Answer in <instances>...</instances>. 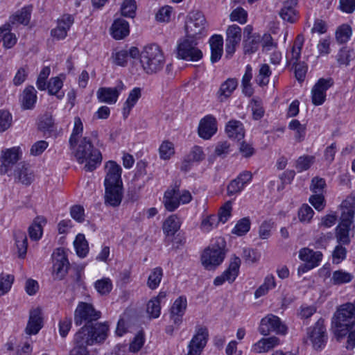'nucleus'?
<instances>
[{"label": "nucleus", "mask_w": 355, "mask_h": 355, "mask_svg": "<svg viewBox=\"0 0 355 355\" xmlns=\"http://www.w3.org/2000/svg\"><path fill=\"white\" fill-rule=\"evenodd\" d=\"M73 150L74 156L79 164L85 163L84 168L87 171H93L101 164L102 161L101 153L98 149L94 148L88 137H83Z\"/></svg>", "instance_id": "1"}, {"label": "nucleus", "mask_w": 355, "mask_h": 355, "mask_svg": "<svg viewBox=\"0 0 355 355\" xmlns=\"http://www.w3.org/2000/svg\"><path fill=\"white\" fill-rule=\"evenodd\" d=\"M108 330L109 327L105 322L96 323L94 325L85 324L75 334V346L87 348L94 343H101L106 339Z\"/></svg>", "instance_id": "2"}, {"label": "nucleus", "mask_w": 355, "mask_h": 355, "mask_svg": "<svg viewBox=\"0 0 355 355\" xmlns=\"http://www.w3.org/2000/svg\"><path fill=\"white\" fill-rule=\"evenodd\" d=\"M334 333L338 338L348 334L355 325V303H346L340 305L332 319Z\"/></svg>", "instance_id": "3"}, {"label": "nucleus", "mask_w": 355, "mask_h": 355, "mask_svg": "<svg viewBox=\"0 0 355 355\" xmlns=\"http://www.w3.org/2000/svg\"><path fill=\"white\" fill-rule=\"evenodd\" d=\"M140 63L146 73L152 74L162 70L165 64L164 53L155 44L146 45L140 54Z\"/></svg>", "instance_id": "4"}, {"label": "nucleus", "mask_w": 355, "mask_h": 355, "mask_svg": "<svg viewBox=\"0 0 355 355\" xmlns=\"http://www.w3.org/2000/svg\"><path fill=\"white\" fill-rule=\"evenodd\" d=\"M341 206L345 210L341 214V222L336 229V237L338 243L347 245L350 243L349 233L354 217L355 198L347 197Z\"/></svg>", "instance_id": "5"}, {"label": "nucleus", "mask_w": 355, "mask_h": 355, "mask_svg": "<svg viewBox=\"0 0 355 355\" xmlns=\"http://www.w3.org/2000/svg\"><path fill=\"white\" fill-rule=\"evenodd\" d=\"M225 245L224 239L220 237L204 250L201 255V262L206 269H214L223 261L225 257Z\"/></svg>", "instance_id": "6"}, {"label": "nucleus", "mask_w": 355, "mask_h": 355, "mask_svg": "<svg viewBox=\"0 0 355 355\" xmlns=\"http://www.w3.org/2000/svg\"><path fill=\"white\" fill-rule=\"evenodd\" d=\"M197 45L198 43L195 39L187 36L178 44L177 57L186 61L200 60L202 58V52Z\"/></svg>", "instance_id": "7"}, {"label": "nucleus", "mask_w": 355, "mask_h": 355, "mask_svg": "<svg viewBox=\"0 0 355 355\" xmlns=\"http://www.w3.org/2000/svg\"><path fill=\"white\" fill-rule=\"evenodd\" d=\"M101 315V313L96 311L92 304L81 302L75 310L74 322L77 326L81 325L83 322L85 324L94 325L93 321L98 320Z\"/></svg>", "instance_id": "8"}, {"label": "nucleus", "mask_w": 355, "mask_h": 355, "mask_svg": "<svg viewBox=\"0 0 355 355\" xmlns=\"http://www.w3.org/2000/svg\"><path fill=\"white\" fill-rule=\"evenodd\" d=\"M324 320L320 318L314 326L307 329V336L315 350H321L324 347L328 340Z\"/></svg>", "instance_id": "9"}, {"label": "nucleus", "mask_w": 355, "mask_h": 355, "mask_svg": "<svg viewBox=\"0 0 355 355\" xmlns=\"http://www.w3.org/2000/svg\"><path fill=\"white\" fill-rule=\"evenodd\" d=\"M259 331L263 336L269 335L271 332L285 335L287 332V327L279 317L273 314H268L261 319Z\"/></svg>", "instance_id": "10"}, {"label": "nucleus", "mask_w": 355, "mask_h": 355, "mask_svg": "<svg viewBox=\"0 0 355 355\" xmlns=\"http://www.w3.org/2000/svg\"><path fill=\"white\" fill-rule=\"evenodd\" d=\"M206 19L203 14L198 10L191 11L187 17L185 31L187 37L193 38L202 33Z\"/></svg>", "instance_id": "11"}, {"label": "nucleus", "mask_w": 355, "mask_h": 355, "mask_svg": "<svg viewBox=\"0 0 355 355\" xmlns=\"http://www.w3.org/2000/svg\"><path fill=\"white\" fill-rule=\"evenodd\" d=\"M209 338L208 329L205 327H198L188 345L187 355H200Z\"/></svg>", "instance_id": "12"}, {"label": "nucleus", "mask_w": 355, "mask_h": 355, "mask_svg": "<svg viewBox=\"0 0 355 355\" xmlns=\"http://www.w3.org/2000/svg\"><path fill=\"white\" fill-rule=\"evenodd\" d=\"M53 272L58 279H63L69 268L66 252L63 248H57L52 254Z\"/></svg>", "instance_id": "13"}, {"label": "nucleus", "mask_w": 355, "mask_h": 355, "mask_svg": "<svg viewBox=\"0 0 355 355\" xmlns=\"http://www.w3.org/2000/svg\"><path fill=\"white\" fill-rule=\"evenodd\" d=\"M242 31L236 24L230 25L226 30L225 51L227 57H232L241 40Z\"/></svg>", "instance_id": "14"}, {"label": "nucleus", "mask_w": 355, "mask_h": 355, "mask_svg": "<svg viewBox=\"0 0 355 355\" xmlns=\"http://www.w3.org/2000/svg\"><path fill=\"white\" fill-rule=\"evenodd\" d=\"M125 89L121 80H118L114 87H101L97 91V97L100 102L114 104L117 101L120 93Z\"/></svg>", "instance_id": "15"}, {"label": "nucleus", "mask_w": 355, "mask_h": 355, "mask_svg": "<svg viewBox=\"0 0 355 355\" xmlns=\"http://www.w3.org/2000/svg\"><path fill=\"white\" fill-rule=\"evenodd\" d=\"M105 168L107 172L104 180L105 187H123L121 166L114 161H109L106 163Z\"/></svg>", "instance_id": "16"}, {"label": "nucleus", "mask_w": 355, "mask_h": 355, "mask_svg": "<svg viewBox=\"0 0 355 355\" xmlns=\"http://www.w3.org/2000/svg\"><path fill=\"white\" fill-rule=\"evenodd\" d=\"M334 84L331 78H320L311 90L312 103L315 105H322L326 98V92Z\"/></svg>", "instance_id": "17"}, {"label": "nucleus", "mask_w": 355, "mask_h": 355, "mask_svg": "<svg viewBox=\"0 0 355 355\" xmlns=\"http://www.w3.org/2000/svg\"><path fill=\"white\" fill-rule=\"evenodd\" d=\"M241 265V259L237 257H234L229 265V267L223 274L215 278L214 284L215 286H220L225 282L232 283L237 277Z\"/></svg>", "instance_id": "18"}, {"label": "nucleus", "mask_w": 355, "mask_h": 355, "mask_svg": "<svg viewBox=\"0 0 355 355\" xmlns=\"http://www.w3.org/2000/svg\"><path fill=\"white\" fill-rule=\"evenodd\" d=\"M20 151L19 148H11L2 152L1 165L0 166V173H7L12 167L19 160Z\"/></svg>", "instance_id": "19"}, {"label": "nucleus", "mask_w": 355, "mask_h": 355, "mask_svg": "<svg viewBox=\"0 0 355 355\" xmlns=\"http://www.w3.org/2000/svg\"><path fill=\"white\" fill-rule=\"evenodd\" d=\"M187 307V300L185 296L181 295L175 300L170 309V318L175 324L179 325L182 323Z\"/></svg>", "instance_id": "20"}, {"label": "nucleus", "mask_w": 355, "mask_h": 355, "mask_svg": "<svg viewBox=\"0 0 355 355\" xmlns=\"http://www.w3.org/2000/svg\"><path fill=\"white\" fill-rule=\"evenodd\" d=\"M216 131V120L213 116L207 115L200 120L198 126V135L201 138L209 139Z\"/></svg>", "instance_id": "21"}, {"label": "nucleus", "mask_w": 355, "mask_h": 355, "mask_svg": "<svg viewBox=\"0 0 355 355\" xmlns=\"http://www.w3.org/2000/svg\"><path fill=\"white\" fill-rule=\"evenodd\" d=\"M105 204L116 207L120 205L123 198V187H105Z\"/></svg>", "instance_id": "22"}, {"label": "nucleus", "mask_w": 355, "mask_h": 355, "mask_svg": "<svg viewBox=\"0 0 355 355\" xmlns=\"http://www.w3.org/2000/svg\"><path fill=\"white\" fill-rule=\"evenodd\" d=\"M299 257L301 260L306 262L308 268H313L319 265L322 259V254L319 251H313L309 248H304L300 250Z\"/></svg>", "instance_id": "23"}, {"label": "nucleus", "mask_w": 355, "mask_h": 355, "mask_svg": "<svg viewBox=\"0 0 355 355\" xmlns=\"http://www.w3.org/2000/svg\"><path fill=\"white\" fill-rule=\"evenodd\" d=\"M179 186L175 185L173 188L165 191L163 203L168 211H175L180 205Z\"/></svg>", "instance_id": "24"}, {"label": "nucleus", "mask_w": 355, "mask_h": 355, "mask_svg": "<svg viewBox=\"0 0 355 355\" xmlns=\"http://www.w3.org/2000/svg\"><path fill=\"white\" fill-rule=\"evenodd\" d=\"M225 132L229 138L238 141L243 139L245 137L243 123L236 119H232L227 122L225 126Z\"/></svg>", "instance_id": "25"}, {"label": "nucleus", "mask_w": 355, "mask_h": 355, "mask_svg": "<svg viewBox=\"0 0 355 355\" xmlns=\"http://www.w3.org/2000/svg\"><path fill=\"white\" fill-rule=\"evenodd\" d=\"M42 327V318L39 309L30 312L29 320L26 327V333L28 335L37 334Z\"/></svg>", "instance_id": "26"}, {"label": "nucleus", "mask_w": 355, "mask_h": 355, "mask_svg": "<svg viewBox=\"0 0 355 355\" xmlns=\"http://www.w3.org/2000/svg\"><path fill=\"white\" fill-rule=\"evenodd\" d=\"M297 4V0H287L284 3L283 7L279 12L282 19L290 23H294L297 19L295 6Z\"/></svg>", "instance_id": "27"}, {"label": "nucleus", "mask_w": 355, "mask_h": 355, "mask_svg": "<svg viewBox=\"0 0 355 355\" xmlns=\"http://www.w3.org/2000/svg\"><path fill=\"white\" fill-rule=\"evenodd\" d=\"M111 34L116 40H121L129 35L130 28L128 22L121 18L116 19L114 21L111 28Z\"/></svg>", "instance_id": "28"}, {"label": "nucleus", "mask_w": 355, "mask_h": 355, "mask_svg": "<svg viewBox=\"0 0 355 355\" xmlns=\"http://www.w3.org/2000/svg\"><path fill=\"white\" fill-rule=\"evenodd\" d=\"M21 107L24 110H32L37 101V91L33 86L26 87L20 98Z\"/></svg>", "instance_id": "29"}, {"label": "nucleus", "mask_w": 355, "mask_h": 355, "mask_svg": "<svg viewBox=\"0 0 355 355\" xmlns=\"http://www.w3.org/2000/svg\"><path fill=\"white\" fill-rule=\"evenodd\" d=\"M15 178L25 185H30L34 180V175L27 164L20 163L15 171Z\"/></svg>", "instance_id": "30"}, {"label": "nucleus", "mask_w": 355, "mask_h": 355, "mask_svg": "<svg viewBox=\"0 0 355 355\" xmlns=\"http://www.w3.org/2000/svg\"><path fill=\"white\" fill-rule=\"evenodd\" d=\"M280 344L277 337L271 336L261 338L252 346V351L256 353H265Z\"/></svg>", "instance_id": "31"}, {"label": "nucleus", "mask_w": 355, "mask_h": 355, "mask_svg": "<svg viewBox=\"0 0 355 355\" xmlns=\"http://www.w3.org/2000/svg\"><path fill=\"white\" fill-rule=\"evenodd\" d=\"M46 223L44 216H37L28 227V234L32 240L37 241L41 239L43 232V226Z\"/></svg>", "instance_id": "32"}, {"label": "nucleus", "mask_w": 355, "mask_h": 355, "mask_svg": "<svg viewBox=\"0 0 355 355\" xmlns=\"http://www.w3.org/2000/svg\"><path fill=\"white\" fill-rule=\"evenodd\" d=\"M238 85L236 78H228L223 83L217 92L218 98L220 101H223L229 98Z\"/></svg>", "instance_id": "33"}, {"label": "nucleus", "mask_w": 355, "mask_h": 355, "mask_svg": "<svg viewBox=\"0 0 355 355\" xmlns=\"http://www.w3.org/2000/svg\"><path fill=\"white\" fill-rule=\"evenodd\" d=\"M14 238L15 240V245L17 248L18 256L20 258H24L27 252L28 239L25 232L21 230H16L14 232Z\"/></svg>", "instance_id": "34"}, {"label": "nucleus", "mask_w": 355, "mask_h": 355, "mask_svg": "<svg viewBox=\"0 0 355 355\" xmlns=\"http://www.w3.org/2000/svg\"><path fill=\"white\" fill-rule=\"evenodd\" d=\"M141 96V93L139 87H135L130 91L127 100L123 104V115L124 119H126L128 116L130 110L137 103Z\"/></svg>", "instance_id": "35"}, {"label": "nucleus", "mask_w": 355, "mask_h": 355, "mask_svg": "<svg viewBox=\"0 0 355 355\" xmlns=\"http://www.w3.org/2000/svg\"><path fill=\"white\" fill-rule=\"evenodd\" d=\"M261 42V35L254 33V36H250L243 39V52L245 54H252L255 53L259 46Z\"/></svg>", "instance_id": "36"}, {"label": "nucleus", "mask_w": 355, "mask_h": 355, "mask_svg": "<svg viewBox=\"0 0 355 355\" xmlns=\"http://www.w3.org/2000/svg\"><path fill=\"white\" fill-rule=\"evenodd\" d=\"M180 220L175 215L170 216L164 223L163 230L167 236H173L180 227Z\"/></svg>", "instance_id": "37"}, {"label": "nucleus", "mask_w": 355, "mask_h": 355, "mask_svg": "<svg viewBox=\"0 0 355 355\" xmlns=\"http://www.w3.org/2000/svg\"><path fill=\"white\" fill-rule=\"evenodd\" d=\"M31 12V10L29 8H23L10 17V21L12 24H21L26 25L30 21Z\"/></svg>", "instance_id": "38"}, {"label": "nucleus", "mask_w": 355, "mask_h": 355, "mask_svg": "<svg viewBox=\"0 0 355 355\" xmlns=\"http://www.w3.org/2000/svg\"><path fill=\"white\" fill-rule=\"evenodd\" d=\"M62 86V81L58 77H54L50 79L46 89L50 95H55L58 99H62L64 97V92H60V90Z\"/></svg>", "instance_id": "39"}, {"label": "nucleus", "mask_w": 355, "mask_h": 355, "mask_svg": "<svg viewBox=\"0 0 355 355\" xmlns=\"http://www.w3.org/2000/svg\"><path fill=\"white\" fill-rule=\"evenodd\" d=\"M77 254L80 257H85L89 252V246L85 235L78 234L73 242Z\"/></svg>", "instance_id": "40"}, {"label": "nucleus", "mask_w": 355, "mask_h": 355, "mask_svg": "<svg viewBox=\"0 0 355 355\" xmlns=\"http://www.w3.org/2000/svg\"><path fill=\"white\" fill-rule=\"evenodd\" d=\"M83 131V124L80 117L74 118V125L72 133L69 138V146L71 149H74L77 144L78 137L82 134Z\"/></svg>", "instance_id": "41"}, {"label": "nucleus", "mask_w": 355, "mask_h": 355, "mask_svg": "<svg viewBox=\"0 0 355 355\" xmlns=\"http://www.w3.org/2000/svg\"><path fill=\"white\" fill-rule=\"evenodd\" d=\"M163 277V270L161 267H156L151 271L147 281V286L149 288L154 290L157 288Z\"/></svg>", "instance_id": "42"}, {"label": "nucleus", "mask_w": 355, "mask_h": 355, "mask_svg": "<svg viewBox=\"0 0 355 355\" xmlns=\"http://www.w3.org/2000/svg\"><path fill=\"white\" fill-rule=\"evenodd\" d=\"M352 275L342 270H336L332 273L331 282L334 285L347 284L352 281Z\"/></svg>", "instance_id": "43"}, {"label": "nucleus", "mask_w": 355, "mask_h": 355, "mask_svg": "<svg viewBox=\"0 0 355 355\" xmlns=\"http://www.w3.org/2000/svg\"><path fill=\"white\" fill-rule=\"evenodd\" d=\"M250 225L251 222L249 218H243L237 222L232 232L238 236L245 235L249 232Z\"/></svg>", "instance_id": "44"}, {"label": "nucleus", "mask_w": 355, "mask_h": 355, "mask_svg": "<svg viewBox=\"0 0 355 355\" xmlns=\"http://www.w3.org/2000/svg\"><path fill=\"white\" fill-rule=\"evenodd\" d=\"M137 3L135 0H124L121 8V15L125 17L133 18L135 16Z\"/></svg>", "instance_id": "45"}, {"label": "nucleus", "mask_w": 355, "mask_h": 355, "mask_svg": "<svg viewBox=\"0 0 355 355\" xmlns=\"http://www.w3.org/2000/svg\"><path fill=\"white\" fill-rule=\"evenodd\" d=\"M14 279L15 277L12 275L0 274V297L10 290Z\"/></svg>", "instance_id": "46"}, {"label": "nucleus", "mask_w": 355, "mask_h": 355, "mask_svg": "<svg viewBox=\"0 0 355 355\" xmlns=\"http://www.w3.org/2000/svg\"><path fill=\"white\" fill-rule=\"evenodd\" d=\"M352 34V29L349 25L343 24L336 32V38L338 43L347 42Z\"/></svg>", "instance_id": "47"}, {"label": "nucleus", "mask_w": 355, "mask_h": 355, "mask_svg": "<svg viewBox=\"0 0 355 355\" xmlns=\"http://www.w3.org/2000/svg\"><path fill=\"white\" fill-rule=\"evenodd\" d=\"M315 157L311 155H304L300 157L295 164V168L298 172L308 170L313 164Z\"/></svg>", "instance_id": "48"}, {"label": "nucleus", "mask_w": 355, "mask_h": 355, "mask_svg": "<svg viewBox=\"0 0 355 355\" xmlns=\"http://www.w3.org/2000/svg\"><path fill=\"white\" fill-rule=\"evenodd\" d=\"M146 310L151 318H157L160 315L161 306L157 298H152L148 301Z\"/></svg>", "instance_id": "49"}, {"label": "nucleus", "mask_w": 355, "mask_h": 355, "mask_svg": "<svg viewBox=\"0 0 355 355\" xmlns=\"http://www.w3.org/2000/svg\"><path fill=\"white\" fill-rule=\"evenodd\" d=\"M95 288L101 295L108 294L112 288V282L109 278H103L95 282Z\"/></svg>", "instance_id": "50"}, {"label": "nucleus", "mask_w": 355, "mask_h": 355, "mask_svg": "<svg viewBox=\"0 0 355 355\" xmlns=\"http://www.w3.org/2000/svg\"><path fill=\"white\" fill-rule=\"evenodd\" d=\"M354 55L352 51L346 47L342 48L336 55V60L340 65H349L351 57Z\"/></svg>", "instance_id": "51"}, {"label": "nucleus", "mask_w": 355, "mask_h": 355, "mask_svg": "<svg viewBox=\"0 0 355 355\" xmlns=\"http://www.w3.org/2000/svg\"><path fill=\"white\" fill-rule=\"evenodd\" d=\"M248 13L241 7L234 9L230 15L232 21H238L241 24H244L247 21Z\"/></svg>", "instance_id": "52"}, {"label": "nucleus", "mask_w": 355, "mask_h": 355, "mask_svg": "<svg viewBox=\"0 0 355 355\" xmlns=\"http://www.w3.org/2000/svg\"><path fill=\"white\" fill-rule=\"evenodd\" d=\"M218 223L219 220L216 215H209L202 220L201 229L205 232H209L216 227Z\"/></svg>", "instance_id": "53"}, {"label": "nucleus", "mask_w": 355, "mask_h": 355, "mask_svg": "<svg viewBox=\"0 0 355 355\" xmlns=\"http://www.w3.org/2000/svg\"><path fill=\"white\" fill-rule=\"evenodd\" d=\"M313 214V210L308 205H303L298 211L299 219L303 223H309Z\"/></svg>", "instance_id": "54"}, {"label": "nucleus", "mask_w": 355, "mask_h": 355, "mask_svg": "<svg viewBox=\"0 0 355 355\" xmlns=\"http://www.w3.org/2000/svg\"><path fill=\"white\" fill-rule=\"evenodd\" d=\"M326 187V182L324 178L315 177L311 180L310 189L315 194H323Z\"/></svg>", "instance_id": "55"}, {"label": "nucleus", "mask_w": 355, "mask_h": 355, "mask_svg": "<svg viewBox=\"0 0 355 355\" xmlns=\"http://www.w3.org/2000/svg\"><path fill=\"white\" fill-rule=\"evenodd\" d=\"M304 43V37L302 35H298L295 39L294 45L292 48L291 54L292 60L298 61L300 58L301 51Z\"/></svg>", "instance_id": "56"}, {"label": "nucleus", "mask_w": 355, "mask_h": 355, "mask_svg": "<svg viewBox=\"0 0 355 355\" xmlns=\"http://www.w3.org/2000/svg\"><path fill=\"white\" fill-rule=\"evenodd\" d=\"M160 157L163 159H168L174 154L173 144L170 141H164L159 147Z\"/></svg>", "instance_id": "57"}, {"label": "nucleus", "mask_w": 355, "mask_h": 355, "mask_svg": "<svg viewBox=\"0 0 355 355\" xmlns=\"http://www.w3.org/2000/svg\"><path fill=\"white\" fill-rule=\"evenodd\" d=\"M232 209V202L230 201L226 202L224 205L220 207L218 214L216 215L219 222L225 223L227 221L231 216Z\"/></svg>", "instance_id": "58"}, {"label": "nucleus", "mask_w": 355, "mask_h": 355, "mask_svg": "<svg viewBox=\"0 0 355 355\" xmlns=\"http://www.w3.org/2000/svg\"><path fill=\"white\" fill-rule=\"evenodd\" d=\"M12 123V115L7 110H0V132L8 129Z\"/></svg>", "instance_id": "59"}, {"label": "nucleus", "mask_w": 355, "mask_h": 355, "mask_svg": "<svg viewBox=\"0 0 355 355\" xmlns=\"http://www.w3.org/2000/svg\"><path fill=\"white\" fill-rule=\"evenodd\" d=\"M28 74L27 66L20 67L13 78L12 83L15 86L21 85L26 79Z\"/></svg>", "instance_id": "60"}, {"label": "nucleus", "mask_w": 355, "mask_h": 355, "mask_svg": "<svg viewBox=\"0 0 355 355\" xmlns=\"http://www.w3.org/2000/svg\"><path fill=\"white\" fill-rule=\"evenodd\" d=\"M144 341L145 338L143 332H139L130 344V351L132 352H139L143 347Z\"/></svg>", "instance_id": "61"}, {"label": "nucleus", "mask_w": 355, "mask_h": 355, "mask_svg": "<svg viewBox=\"0 0 355 355\" xmlns=\"http://www.w3.org/2000/svg\"><path fill=\"white\" fill-rule=\"evenodd\" d=\"M172 8L168 6L161 8L156 14V19L161 22H167L171 19Z\"/></svg>", "instance_id": "62"}, {"label": "nucleus", "mask_w": 355, "mask_h": 355, "mask_svg": "<svg viewBox=\"0 0 355 355\" xmlns=\"http://www.w3.org/2000/svg\"><path fill=\"white\" fill-rule=\"evenodd\" d=\"M271 75L270 67L267 64H263L261 66L259 69V83L261 85H266L269 81V77Z\"/></svg>", "instance_id": "63"}, {"label": "nucleus", "mask_w": 355, "mask_h": 355, "mask_svg": "<svg viewBox=\"0 0 355 355\" xmlns=\"http://www.w3.org/2000/svg\"><path fill=\"white\" fill-rule=\"evenodd\" d=\"M295 76L299 82L304 81L307 71V66L304 62H295Z\"/></svg>", "instance_id": "64"}]
</instances>
